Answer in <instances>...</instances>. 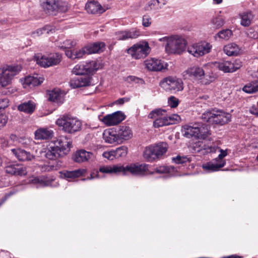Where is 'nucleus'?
Wrapping results in <instances>:
<instances>
[{"instance_id":"nucleus-1","label":"nucleus","mask_w":258,"mask_h":258,"mask_svg":"<svg viewBox=\"0 0 258 258\" xmlns=\"http://www.w3.org/2000/svg\"><path fill=\"white\" fill-rule=\"evenodd\" d=\"M71 147V143L66 136L59 137L55 142L49 145L44 151L45 157L52 160H59L58 158L68 154Z\"/></svg>"},{"instance_id":"nucleus-2","label":"nucleus","mask_w":258,"mask_h":258,"mask_svg":"<svg viewBox=\"0 0 258 258\" xmlns=\"http://www.w3.org/2000/svg\"><path fill=\"white\" fill-rule=\"evenodd\" d=\"M149 165L146 164H131L124 167L121 165L103 166L100 167L99 171L104 173L126 174L130 172L133 175H143L148 173Z\"/></svg>"},{"instance_id":"nucleus-3","label":"nucleus","mask_w":258,"mask_h":258,"mask_svg":"<svg viewBox=\"0 0 258 258\" xmlns=\"http://www.w3.org/2000/svg\"><path fill=\"white\" fill-rule=\"evenodd\" d=\"M182 132L187 138L194 137L198 139H205L210 134L208 126L201 123L185 124L182 126Z\"/></svg>"},{"instance_id":"nucleus-4","label":"nucleus","mask_w":258,"mask_h":258,"mask_svg":"<svg viewBox=\"0 0 258 258\" xmlns=\"http://www.w3.org/2000/svg\"><path fill=\"white\" fill-rule=\"evenodd\" d=\"M56 124L65 133L73 134L81 130L82 122L77 118L63 115L55 121Z\"/></svg>"},{"instance_id":"nucleus-5","label":"nucleus","mask_w":258,"mask_h":258,"mask_svg":"<svg viewBox=\"0 0 258 258\" xmlns=\"http://www.w3.org/2000/svg\"><path fill=\"white\" fill-rule=\"evenodd\" d=\"M201 118L210 124L222 125L230 121L231 115L221 110H212L203 113Z\"/></svg>"},{"instance_id":"nucleus-6","label":"nucleus","mask_w":258,"mask_h":258,"mask_svg":"<svg viewBox=\"0 0 258 258\" xmlns=\"http://www.w3.org/2000/svg\"><path fill=\"white\" fill-rule=\"evenodd\" d=\"M168 145L166 142H160L147 147L143 153L144 158L148 161L152 162L160 159L166 154Z\"/></svg>"},{"instance_id":"nucleus-7","label":"nucleus","mask_w":258,"mask_h":258,"mask_svg":"<svg viewBox=\"0 0 258 258\" xmlns=\"http://www.w3.org/2000/svg\"><path fill=\"white\" fill-rule=\"evenodd\" d=\"M40 4L43 11L50 15L66 12L68 9L65 2L56 0H40Z\"/></svg>"},{"instance_id":"nucleus-8","label":"nucleus","mask_w":258,"mask_h":258,"mask_svg":"<svg viewBox=\"0 0 258 258\" xmlns=\"http://www.w3.org/2000/svg\"><path fill=\"white\" fill-rule=\"evenodd\" d=\"M183 76L185 79L202 80L205 77L206 79L202 81L204 84H209L214 80L213 76L205 75L204 70L200 67L194 66L187 69L183 72Z\"/></svg>"},{"instance_id":"nucleus-9","label":"nucleus","mask_w":258,"mask_h":258,"mask_svg":"<svg viewBox=\"0 0 258 258\" xmlns=\"http://www.w3.org/2000/svg\"><path fill=\"white\" fill-rule=\"evenodd\" d=\"M186 44L184 39L178 36H173L168 38L165 49L168 53L180 54L185 50Z\"/></svg>"},{"instance_id":"nucleus-10","label":"nucleus","mask_w":258,"mask_h":258,"mask_svg":"<svg viewBox=\"0 0 258 258\" xmlns=\"http://www.w3.org/2000/svg\"><path fill=\"white\" fill-rule=\"evenodd\" d=\"M19 65L10 66L0 68V88L5 87L11 83L13 78L21 70Z\"/></svg>"},{"instance_id":"nucleus-11","label":"nucleus","mask_w":258,"mask_h":258,"mask_svg":"<svg viewBox=\"0 0 258 258\" xmlns=\"http://www.w3.org/2000/svg\"><path fill=\"white\" fill-rule=\"evenodd\" d=\"M160 86L166 91L176 93L183 89V84L181 79L176 77H168L163 79Z\"/></svg>"},{"instance_id":"nucleus-12","label":"nucleus","mask_w":258,"mask_h":258,"mask_svg":"<svg viewBox=\"0 0 258 258\" xmlns=\"http://www.w3.org/2000/svg\"><path fill=\"white\" fill-rule=\"evenodd\" d=\"M127 52L133 58L140 59L147 56L150 52V48L148 42H140L128 49Z\"/></svg>"},{"instance_id":"nucleus-13","label":"nucleus","mask_w":258,"mask_h":258,"mask_svg":"<svg viewBox=\"0 0 258 258\" xmlns=\"http://www.w3.org/2000/svg\"><path fill=\"white\" fill-rule=\"evenodd\" d=\"M35 58L37 63L44 68L55 66L60 62V56L58 53L48 55L37 54L35 56Z\"/></svg>"},{"instance_id":"nucleus-14","label":"nucleus","mask_w":258,"mask_h":258,"mask_svg":"<svg viewBox=\"0 0 258 258\" xmlns=\"http://www.w3.org/2000/svg\"><path fill=\"white\" fill-rule=\"evenodd\" d=\"M98 69L97 62L92 61L88 63L77 64L73 68L72 72L76 75L83 76V75L92 73Z\"/></svg>"},{"instance_id":"nucleus-15","label":"nucleus","mask_w":258,"mask_h":258,"mask_svg":"<svg viewBox=\"0 0 258 258\" xmlns=\"http://www.w3.org/2000/svg\"><path fill=\"white\" fill-rule=\"evenodd\" d=\"M215 66L224 73H233L239 69L241 64L239 60H221L215 62Z\"/></svg>"},{"instance_id":"nucleus-16","label":"nucleus","mask_w":258,"mask_h":258,"mask_svg":"<svg viewBox=\"0 0 258 258\" xmlns=\"http://www.w3.org/2000/svg\"><path fill=\"white\" fill-rule=\"evenodd\" d=\"M165 112V110L159 108L152 110L149 114L148 118L151 119L156 118L153 122V126L154 127L158 128L169 125V123L168 122L166 116L160 117V115H163V113Z\"/></svg>"},{"instance_id":"nucleus-17","label":"nucleus","mask_w":258,"mask_h":258,"mask_svg":"<svg viewBox=\"0 0 258 258\" xmlns=\"http://www.w3.org/2000/svg\"><path fill=\"white\" fill-rule=\"evenodd\" d=\"M99 118L104 124L108 126L116 125L124 119L125 116L121 111H117L111 114H108Z\"/></svg>"},{"instance_id":"nucleus-18","label":"nucleus","mask_w":258,"mask_h":258,"mask_svg":"<svg viewBox=\"0 0 258 258\" xmlns=\"http://www.w3.org/2000/svg\"><path fill=\"white\" fill-rule=\"evenodd\" d=\"M144 65L148 70L151 71H161L167 69V64L161 60L151 58L144 61Z\"/></svg>"},{"instance_id":"nucleus-19","label":"nucleus","mask_w":258,"mask_h":258,"mask_svg":"<svg viewBox=\"0 0 258 258\" xmlns=\"http://www.w3.org/2000/svg\"><path fill=\"white\" fill-rule=\"evenodd\" d=\"M91 82L89 77L78 76L72 79L70 82V85L72 88H77L89 86Z\"/></svg>"},{"instance_id":"nucleus-20","label":"nucleus","mask_w":258,"mask_h":258,"mask_svg":"<svg viewBox=\"0 0 258 258\" xmlns=\"http://www.w3.org/2000/svg\"><path fill=\"white\" fill-rule=\"evenodd\" d=\"M86 172L84 169H78L75 170H64L60 172L61 178H64L68 181H72L73 179L82 176Z\"/></svg>"},{"instance_id":"nucleus-21","label":"nucleus","mask_w":258,"mask_h":258,"mask_svg":"<svg viewBox=\"0 0 258 258\" xmlns=\"http://www.w3.org/2000/svg\"><path fill=\"white\" fill-rule=\"evenodd\" d=\"M140 35V32L137 30L119 31L115 33L116 38L119 40H125L128 39H134Z\"/></svg>"},{"instance_id":"nucleus-22","label":"nucleus","mask_w":258,"mask_h":258,"mask_svg":"<svg viewBox=\"0 0 258 258\" xmlns=\"http://www.w3.org/2000/svg\"><path fill=\"white\" fill-rule=\"evenodd\" d=\"M6 172L12 175H25L27 174L26 169L19 164H10L5 168Z\"/></svg>"},{"instance_id":"nucleus-23","label":"nucleus","mask_w":258,"mask_h":258,"mask_svg":"<svg viewBox=\"0 0 258 258\" xmlns=\"http://www.w3.org/2000/svg\"><path fill=\"white\" fill-rule=\"evenodd\" d=\"M11 152L20 161H31L35 158L30 152L19 148L11 149Z\"/></svg>"},{"instance_id":"nucleus-24","label":"nucleus","mask_w":258,"mask_h":258,"mask_svg":"<svg viewBox=\"0 0 258 258\" xmlns=\"http://www.w3.org/2000/svg\"><path fill=\"white\" fill-rule=\"evenodd\" d=\"M93 157V154L84 150H80L76 152L73 157V160L77 163H82L88 161Z\"/></svg>"},{"instance_id":"nucleus-25","label":"nucleus","mask_w":258,"mask_h":258,"mask_svg":"<svg viewBox=\"0 0 258 258\" xmlns=\"http://www.w3.org/2000/svg\"><path fill=\"white\" fill-rule=\"evenodd\" d=\"M116 132L120 143H122L123 141L129 140L133 136L132 131L130 127L127 126H120L118 131Z\"/></svg>"},{"instance_id":"nucleus-26","label":"nucleus","mask_w":258,"mask_h":258,"mask_svg":"<svg viewBox=\"0 0 258 258\" xmlns=\"http://www.w3.org/2000/svg\"><path fill=\"white\" fill-rule=\"evenodd\" d=\"M86 10L91 14H102L104 12L101 5L95 1H91L86 4Z\"/></svg>"},{"instance_id":"nucleus-27","label":"nucleus","mask_w":258,"mask_h":258,"mask_svg":"<svg viewBox=\"0 0 258 258\" xmlns=\"http://www.w3.org/2000/svg\"><path fill=\"white\" fill-rule=\"evenodd\" d=\"M65 53L68 57L72 59L81 58L84 55L88 54L85 46L80 49H67L65 51Z\"/></svg>"},{"instance_id":"nucleus-28","label":"nucleus","mask_w":258,"mask_h":258,"mask_svg":"<svg viewBox=\"0 0 258 258\" xmlns=\"http://www.w3.org/2000/svg\"><path fill=\"white\" fill-rule=\"evenodd\" d=\"M226 164L225 161H220V162L216 159L211 162L203 165V167L205 170L210 171H216L219 170L221 168L224 166Z\"/></svg>"},{"instance_id":"nucleus-29","label":"nucleus","mask_w":258,"mask_h":258,"mask_svg":"<svg viewBox=\"0 0 258 258\" xmlns=\"http://www.w3.org/2000/svg\"><path fill=\"white\" fill-rule=\"evenodd\" d=\"M44 79L42 77H39L38 75L36 76H27L25 78L23 85L25 88L27 86L30 87H33L40 85Z\"/></svg>"},{"instance_id":"nucleus-30","label":"nucleus","mask_w":258,"mask_h":258,"mask_svg":"<svg viewBox=\"0 0 258 258\" xmlns=\"http://www.w3.org/2000/svg\"><path fill=\"white\" fill-rule=\"evenodd\" d=\"M105 44L102 42H97L85 46L88 54L99 53L103 51Z\"/></svg>"},{"instance_id":"nucleus-31","label":"nucleus","mask_w":258,"mask_h":258,"mask_svg":"<svg viewBox=\"0 0 258 258\" xmlns=\"http://www.w3.org/2000/svg\"><path fill=\"white\" fill-rule=\"evenodd\" d=\"M36 105L34 102L29 100L21 103L18 106L19 111L28 114H32L35 110Z\"/></svg>"},{"instance_id":"nucleus-32","label":"nucleus","mask_w":258,"mask_h":258,"mask_svg":"<svg viewBox=\"0 0 258 258\" xmlns=\"http://www.w3.org/2000/svg\"><path fill=\"white\" fill-rule=\"evenodd\" d=\"M103 139L106 143L109 144H113L115 143H120L118 139L117 133L113 131H106L103 133Z\"/></svg>"},{"instance_id":"nucleus-33","label":"nucleus","mask_w":258,"mask_h":258,"mask_svg":"<svg viewBox=\"0 0 258 258\" xmlns=\"http://www.w3.org/2000/svg\"><path fill=\"white\" fill-rule=\"evenodd\" d=\"M53 132L47 128H39L35 132V139L37 140H46L52 136Z\"/></svg>"},{"instance_id":"nucleus-34","label":"nucleus","mask_w":258,"mask_h":258,"mask_svg":"<svg viewBox=\"0 0 258 258\" xmlns=\"http://www.w3.org/2000/svg\"><path fill=\"white\" fill-rule=\"evenodd\" d=\"M239 48L235 43H230L223 48L224 52L228 56L237 55L239 53Z\"/></svg>"},{"instance_id":"nucleus-35","label":"nucleus","mask_w":258,"mask_h":258,"mask_svg":"<svg viewBox=\"0 0 258 258\" xmlns=\"http://www.w3.org/2000/svg\"><path fill=\"white\" fill-rule=\"evenodd\" d=\"M239 16L241 25L245 27L250 25L253 19V15L250 12H244L240 14Z\"/></svg>"},{"instance_id":"nucleus-36","label":"nucleus","mask_w":258,"mask_h":258,"mask_svg":"<svg viewBox=\"0 0 258 258\" xmlns=\"http://www.w3.org/2000/svg\"><path fill=\"white\" fill-rule=\"evenodd\" d=\"M54 32V29L51 26L46 25L43 28L37 29L31 33V36L36 38L42 34L52 33Z\"/></svg>"},{"instance_id":"nucleus-37","label":"nucleus","mask_w":258,"mask_h":258,"mask_svg":"<svg viewBox=\"0 0 258 258\" xmlns=\"http://www.w3.org/2000/svg\"><path fill=\"white\" fill-rule=\"evenodd\" d=\"M242 90L246 93L251 94L258 92V80H256L246 84L242 88Z\"/></svg>"},{"instance_id":"nucleus-38","label":"nucleus","mask_w":258,"mask_h":258,"mask_svg":"<svg viewBox=\"0 0 258 258\" xmlns=\"http://www.w3.org/2000/svg\"><path fill=\"white\" fill-rule=\"evenodd\" d=\"M48 94L50 101L57 103H62V95L59 90H52Z\"/></svg>"},{"instance_id":"nucleus-39","label":"nucleus","mask_w":258,"mask_h":258,"mask_svg":"<svg viewBox=\"0 0 258 258\" xmlns=\"http://www.w3.org/2000/svg\"><path fill=\"white\" fill-rule=\"evenodd\" d=\"M62 166V162L60 160H56L55 163L50 165H44L41 167V170L43 172H49L53 170H57Z\"/></svg>"},{"instance_id":"nucleus-40","label":"nucleus","mask_w":258,"mask_h":258,"mask_svg":"<svg viewBox=\"0 0 258 258\" xmlns=\"http://www.w3.org/2000/svg\"><path fill=\"white\" fill-rule=\"evenodd\" d=\"M161 0H150L145 6V10L146 11L156 10L161 8L160 5Z\"/></svg>"},{"instance_id":"nucleus-41","label":"nucleus","mask_w":258,"mask_h":258,"mask_svg":"<svg viewBox=\"0 0 258 258\" xmlns=\"http://www.w3.org/2000/svg\"><path fill=\"white\" fill-rule=\"evenodd\" d=\"M187 51L190 54L197 57L202 56L199 43H196L188 46L187 48Z\"/></svg>"},{"instance_id":"nucleus-42","label":"nucleus","mask_w":258,"mask_h":258,"mask_svg":"<svg viewBox=\"0 0 258 258\" xmlns=\"http://www.w3.org/2000/svg\"><path fill=\"white\" fill-rule=\"evenodd\" d=\"M115 151V156L116 158H118L119 157H123L126 156L128 152V148L126 146H122L118 148H117Z\"/></svg>"},{"instance_id":"nucleus-43","label":"nucleus","mask_w":258,"mask_h":258,"mask_svg":"<svg viewBox=\"0 0 258 258\" xmlns=\"http://www.w3.org/2000/svg\"><path fill=\"white\" fill-rule=\"evenodd\" d=\"M199 43L202 56L204 55L206 53H209L210 51L212 48V45L209 43L203 41L199 42Z\"/></svg>"},{"instance_id":"nucleus-44","label":"nucleus","mask_w":258,"mask_h":258,"mask_svg":"<svg viewBox=\"0 0 258 258\" xmlns=\"http://www.w3.org/2000/svg\"><path fill=\"white\" fill-rule=\"evenodd\" d=\"M211 23L215 28H219L224 25V19L221 17H214L212 19Z\"/></svg>"},{"instance_id":"nucleus-45","label":"nucleus","mask_w":258,"mask_h":258,"mask_svg":"<svg viewBox=\"0 0 258 258\" xmlns=\"http://www.w3.org/2000/svg\"><path fill=\"white\" fill-rule=\"evenodd\" d=\"M232 34V31L229 29L223 30L218 34V36L223 39H228Z\"/></svg>"},{"instance_id":"nucleus-46","label":"nucleus","mask_w":258,"mask_h":258,"mask_svg":"<svg viewBox=\"0 0 258 258\" xmlns=\"http://www.w3.org/2000/svg\"><path fill=\"white\" fill-rule=\"evenodd\" d=\"M32 182L35 184H38L42 186H46L49 185V182L45 180V178L40 177H35L32 180Z\"/></svg>"},{"instance_id":"nucleus-47","label":"nucleus","mask_w":258,"mask_h":258,"mask_svg":"<svg viewBox=\"0 0 258 258\" xmlns=\"http://www.w3.org/2000/svg\"><path fill=\"white\" fill-rule=\"evenodd\" d=\"M169 125L176 123L180 119V116L177 114H172L169 116H166Z\"/></svg>"},{"instance_id":"nucleus-48","label":"nucleus","mask_w":258,"mask_h":258,"mask_svg":"<svg viewBox=\"0 0 258 258\" xmlns=\"http://www.w3.org/2000/svg\"><path fill=\"white\" fill-rule=\"evenodd\" d=\"M76 42L71 40H66L63 42V44L60 46L62 49H70L72 47L75 46Z\"/></svg>"},{"instance_id":"nucleus-49","label":"nucleus","mask_w":258,"mask_h":258,"mask_svg":"<svg viewBox=\"0 0 258 258\" xmlns=\"http://www.w3.org/2000/svg\"><path fill=\"white\" fill-rule=\"evenodd\" d=\"M168 103L171 108H175L179 104V100L174 96H170L168 98Z\"/></svg>"},{"instance_id":"nucleus-50","label":"nucleus","mask_w":258,"mask_h":258,"mask_svg":"<svg viewBox=\"0 0 258 258\" xmlns=\"http://www.w3.org/2000/svg\"><path fill=\"white\" fill-rule=\"evenodd\" d=\"M115 155L114 150H112L109 151L104 152L103 153L102 156L103 157L107 158L108 160H112L114 158H116Z\"/></svg>"},{"instance_id":"nucleus-51","label":"nucleus","mask_w":258,"mask_h":258,"mask_svg":"<svg viewBox=\"0 0 258 258\" xmlns=\"http://www.w3.org/2000/svg\"><path fill=\"white\" fill-rule=\"evenodd\" d=\"M8 121V116L4 113L0 114V130L6 126Z\"/></svg>"},{"instance_id":"nucleus-52","label":"nucleus","mask_w":258,"mask_h":258,"mask_svg":"<svg viewBox=\"0 0 258 258\" xmlns=\"http://www.w3.org/2000/svg\"><path fill=\"white\" fill-rule=\"evenodd\" d=\"M170 167L165 166H161L155 169V172L157 173H164L169 172Z\"/></svg>"},{"instance_id":"nucleus-53","label":"nucleus","mask_w":258,"mask_h":258,"mask_svg":"<svg viewBox=\"0 0 258 258\" xmlns=\"http://www.w3.org/2000/svg\"><path fill=\"white\" fill-rule=\"evenodd\" d=\"M9 105V100L6 98L0 99V110L2 109H5Z\"/></svg>"},{"instance_id":"nucleus-54","label":"nucleus","mask_w":258,"mask_h":258,"mask_svg":"<svg viewBox=\"0 0 258 258\" xmlns=\"http://www.w3.org/2000/svg\"><path fill=\"white\" fill-rule=\"evenodd\" d=\"M151 18L148 16H144L143 17V25L144 27H149L151 24Z\"/></svg>"},{"instance_id":"nucleus-55","label":"nucleus","mask_w":258,"mask_h":258,"mask_svg":"<svg viewBox=\"0 0 258 258\" xmlns=\"http://www.w3.org/2000/svg\"><path fill=\"white\" fill-rule=\"evenodd\" d=\"M186 158L177 156L175 158H172V161L177 164L183 163L185 162Z\"/></svg>"},{"instance_id":"nucleus-56","label":"nucleus","mask_w":258,"mask_h":258,"mask_svg":"<svg viewBox=\"0 0 258 258\" xmlns=\"http://www.w3.org/2000/svg\"><path fill=\"white\" fill-rule=\"evenodd\" d=\"M220 151L221 153L218 155V158H216V159L217 160V161L219 162L220 161H225L224 160H223V158L225 157L227 154L226 151H224L222 149H220Z\"/></svg>"},{"instance_id":"nucleus-57","label":"nucleus","mask_w":258,"mask_h":258,"mask_svg":"<svg viewBox=\"0 0 258 258\" xmlns=\"http://www.w3.org/2000/svg\"><path fill=\"white\" fill-rule=\"evenodd\" d=\"M128 101V99L127 98H120L116 101V103L118 104H122L124 103V102H127Z\"/></svg>"},{"instance_id":"nucleus-58","label":"nucleus","mask_w":258,"mask_h":258,"mask_svg":"<svg viewBox=\"0 0 258 258\" xmlns=\"http://www.w3.org/2000/svg\"><path fill=\"white\" fill-rule=\"evenodd\" d=\"M250 112L251 114H254V115H256L257 116H258V109L257 108L253 107L250 109Z\"/></svg>"},{"instance_id":"nucleus-59","label":"nucleus","mask_w":258,"mask_h":258,"mask_svg":"<svg viewBox=\"0 0 258 258\" xmlns=\"http://www.w3.org/2000/svg\"><path fill=\"white\" fill-rule=\"evenodd\" d=\"M4 159V156L0 154V166L2 165Z\"/></svg>"},{"instance_id":"nucleus-60","label":"nucleus","mask_w":258,"mask_h":258,"mask_svg":"<svg viewBox=\"0 0 258 258\" xmlns=\"http://www.w3.org/2000/svg\"><path fill=\"white\" fill-rule=\"evenodd\" d=\"M223 0H213L214 2L216 4H220L222 2Z\"/></svg>"},{"instance_id":"nucleus-61","label":"nucleus","mask_w":258,"mask_h":258,"mask_svg":"<svg viewBox=\"0 0 258 258\" xmlns=\"http://www.w3.org/2000/svg\"><path fill=\"white\" fill-rule=\"evenodd\" d=\"M210 151H211V152L213 151V150L212 149V148H210Z\"/></svg>"},{"instance_id":"nucleus-62","label":"nucleus","mask_w":258,"mask_h":258,"mask_svg":"<svg viewBox=\"0 0 258 258\" xmlns=\"http://www.w3.org/2000/svg\"><path fill=\"white\" fill-rule=\"evenodd\" d=\"M134 78V77H132V76L130 77V78H131V79H132V78Z\"/></svg>"}]
</instances>
